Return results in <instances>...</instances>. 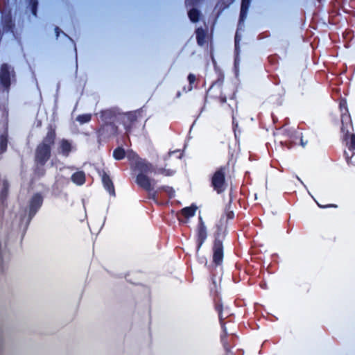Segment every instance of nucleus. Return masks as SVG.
I'll list each match as a JSON object with an SVG mask.
<instances>
[{"instance_id": "21", "label": "nucleus", "mask_w": 355, "mask_h": 355, "mask_svg": "<svg viewBox=\"0 0 355 355\" xmlns=\"http://www.w3.org/2000/svg\"><path fill=\"white\" fill-rule=\"evenodd\" d=\"M127 156L130 159H136V162L140 159L137 157V155L132 151H129L127 153Z\"/></svg>"}, {"instance_id": "25", "label": "nucleus", "mask_w": 355, "mask_h": 355, "mask_svg": "<svg viewBox=\"0 0 355 355\" xmlns=\"http://www.w3.org/2000/svg\"><path fill=\"white\" fill-rule=\"evenodd\" d=\"M233 215H234V214H233V212H232V211H230V212H229V213L227 214V216H228V218H232Z\"/></svg>"}, {"instance_id": "1", "label": "nucleus", "mask_w": 355, "mask_h": 355, "mask_svg": "<svg viewBox=\"0 0 355 355\" xmlns=\"http://www.w3.org/2000/svg\"><path fill=\"white\" fill-rule=\"evenodd\" d=\"M212 184L214 189L218 192H221L226 188L225 182V173L223 168L218 170L214 175L212 178Z\"/></svg>"}, {"instance_id": "15", "label": "nucleus", "mask_w": 355, "mask_h": 355, "mask_svg": "<svg viewBox=\"0 0 355 355\" xmlns=\"http://www.w3.org/2000/svg\"><path fill=\"white\" fill-rule=\"evenodd\" d=\"M196 38L199 45H202L205 42V33L203 29L198 28L196 31Z\"/></svg>"}, {"instance_id": "16", "label": "nucleus", "mask_w": 355, "mask_h": 355, "mask_svg": "<svg viewBox=\"0 0 355 355\" xmlns=\"http://www.w3.org/2000/svg\"><path fill=\"white\" fill-rule=\"evenodd\" d=\"M125 155V152L121 147H119L114 150L113 157H114V159H116L117 160H120V159H123Z\"/></svg>"}, {"instance_id": "9", "label": "nucleus", "mask_w": 355, "mask_h": 355, "mask_svg": "<svg viewBox=\"0 0 355 355\" xmlns=\"http://www.w3.org/2000/svg\"><path fill=\"white\" fill-rule=\"evenodd\" d=\"M200 227L198 230V239H199V245L198 248L201 246L204 241L205 240L207 237V232H206V227L205 226L201 218H200Z\"/></svg>"}, {"instance_id": "6", "label": "nucleus", "mask_w": 355, "mask_h": 355, "mask_svg": "<svg viewBox=\"0 0 355 355\" xmlns=\"http://www.w3.org/2000/svg\"><path fill=\"white\" fill-rule=\"evenodd\" d=\"M42 197L40 194H35L33 196L30 201L29 205V215L33 216L40 207L42 203Z\"/></svg>"}, {"instance_id": "10", "label": "nucleus", "mask_w": 355, "mask_h": 355, "mask_svg": "<svg viewBox=\"0 0 355 355\" xmlns=\"http://www.w3.org/2000/svg\"><path fill=\"white\" fill-rule=\"evenodd\" d=\"M102 181L105 189L109 191L110 194H114V189L113 187V184L112 180L110 179L109 176L106 174H103L102 178Z\"/></svg>"}, {"instance_id": "2", "label": "nucleus", "mask_w": 355, "mask_h": 355, "mask_svg": "<svg viewBox=\"0 0 355 355\" xmlns=\"http://www.w3.org/2000/svg\"><path fill=\"white\" fill-rule=\"evenodd\" d=\"M197 209L198 207L194 205L183 208L180 213L177 214L178 219L181 222L186 223L190 217L194 216Z\"/></svg>"}, {"instance_id": "4", "label": "nucleus", "mask_w": 355, "mask_h": 355, "mask_svg": "<svg viewBox=\"0 0 355 355\" xmlns=\"http://www.w3.org/2000/svg\"><path fill=\"white\" fill-rule=\"evenodd\" d=\"M50 148L47 146L40 145L36 153L37 160L43 164L49 158Z\"/></svg>"}, {"instance_id": "19", "label": "nucleus", "mask_w": 355, "mask_h": 355, "mask_svg": "<svg viewBox=\"0 0 355 355\" xmlns=\"http://www.w3.org/2000/svg\"><path fill=\"white\" fill-rule=\"evenodd\" d=\"M164 191L170 198H173L175 195V190L170 187H164L161 189Z\"/></svg>"}, {"instance_id": "7", "label": "nucleus", "mask_w": 355, "mask_h": 355, "mask_svg": "<svg viewBox=\"0 0 355 355\" xmlns=\"http://www.w3.org/2000/svg\"><path fill=\"white\" fill-rule=\"evenodd\" d=\"M10 70L9 67L4 64L0 69V80L1 84L8 87L10 83Z\"/></svg>"}, {"instance_id": "8", "label": "nucleus", "mask_w": 355, "mask_h": 355, "mask_svg": "<svg viewBox=\"0 0 355 355\" xmlns=\"http://www.w3.org/2000/svg\"><path fill=\"white\" fill-rule=\"evenodd\" d=\"M137 182L139 186L146 190H150L151 189V180L144 173H138L137 176Z\"/></svg>"}, {"instance_id": "14", "label": "nucleus", "mask_w": 355, "mask_h": 355, "mask_svg": "<svg viewBox=\"0 0 355 355\" xmlns=\"http://www.w3.org/2000/svg\"><path fill=\"white\" fill-rule=\"evenodd\" d=\"M250 0H242L241 8V21H243L246 15V12L250 4Z\"/></svg>"}, {"instance_id": "13", "label": "nucleus", "mask_w": 355, "mask_h": 355, "mask_svg": "<svg viewBox=\"0 0 355 355\" xmlns=\"http://www.w3.org/2000/svg\"><path fill=\"white\" fill-rule=\"evenodd\" d=\"M72 180L77 184H82L85 182V175L83 172H78L73 175Z\"/></svg>"}, {"instance_id": "23", "label": "nucleus", "mask_w": 355, "mask_h": 355, "mask_svg": "<svg viewBox=\"0 0 355 355\" xmlns=\"http://www.w3.org/2000/svg\"><path fill=\"white\" fill-rule=\"evenodd\" d=\"M239 40H240V38L239 37L238 33H236V36H235V48H236V51L237 53H238Z\"/></svg>"}, {"instance_id": "20", "label": "nucleus", "mask_w": 355, "mask_h": 355, "mask_svg": "<svg viewBox=\"0 0 355 355\" xmlns=\"http://www.w3.org/2000/svg\"><path fill=\"white\" fill-rule=\"evenodd\" d=\"M91 119L90 114H83L81 116H79L77 118V120L80 121L81 123L88 122Z\"/></svg>"}, {"instance_id": "17", "label": "nucleus", "mask_w": 355, "mask_h": 355, "mask_svg": "<svg viewBox=\"0 0 355 355\" xmlns=\"http://www.w3.org/2000/svg\"><path fill=\"white\" fill-rule=\"evenodd\" d=\"M199 12L197 10L193 9L189 11V17L190 19L195 22L198 19Z\"/></svg>"}, {"instance_id": "26", "label": "nucleus", "mask_w": 355, "mask_h": 355, "mask_svg": "<svg viewBox=\"0 0 355 355\" xmlns=\"http://www.w3.org/2000/svg\"><path fill=\"white\" fill-rule=\"evenodd\" d=\"M55 31H56V33H57V36H58V33H59V28H55Z\"/></svg>"}, {"instance_id": "22", "label": "nucleus", "mask_w": 355, "mask_h": 355, "mask_svg": "<svg viewBox=\"0 0 355 355\" xmlns=\"http://www.w3.org/2000/svg\"><path fill=\"white\" fill-rule=\"evenodd\" d=\"M350 147L355 148V135H350Z\"/></svg>"}, {"instance_id": "18", "label": "nucleus", "mask_w": 355, "mask_h": 355, "mask_svg": "<svg viewBox=\"0 0 355 355\" xmlns=\"http://www.w3.org/2000/svg\"><path fill=\"white\" fill-rule=\"evenodd\" d=\"M7 147V139L4 136H1L0 138V150L3 153L6 150Z\"/></svg>"}, {"instance_id": "3", "label": "nucleus", "mask_w": 355, "mask_h": 355, "mask_svg": "<svg viewBox=\"0 0 355 355\" xmlns=\"http://www.w3.org/2000/svg\"><path fill=\"white\" fill-rule=\"evenodd\" d=\"M135 167L140 173L145 175L151 173L155 171V168L146 160L139 159L135 163Z\"/></svg>"}, {"instance_id": "12", "label": "nucleus", "mask_w": 355, "mask_h": 355, "mask_svg": "<svg viewBox=\"0 0 355 355\" xmlns=\"http://www.w3.org/2000/svg\"><path fill=\"white\" fill-rule=\"evenodd\" d=\"M61 153L67 156L71 150V144L67 140H62L60 142Z\"/></svg>"}, {"instance_id": "27", "label": "nucleus", "mask_w": 355, "mask_h": 355, "mask_svg": "<svg viewBox=\"0 0 355 355\" xmlns=\"http://www.w3.org/2000/svg\"><path fill=\"white\" fill-rule=\"evenodd\" d=\"M235 63L236 64L237 63V58H236L235 60Z\"/></svg>"}, {"instance_id": "11", "label": "nucleus", "mask_w": 355, "mask_h": 355, "mask_svg": "<svg viewBox=\"0 0 355 355\" xmlns=\"http://www.w3.org/2000/svg\"><path fill=\"white\" fill-rule=\"evenodd\" d=\"M55 132L53 130H50L48 133L45 139H44L43 143L41 144L42 146H47L50 148L51 145H52L54 142L55 139Z\"/></svg>"}, {"instance_id": "24", "label": "nucleus", "mask_w": 355, "mask_h": 355, "mask_svg": "<svg viewBox=\"0 0 355 355\" xmlns=\"http://www.w3.org/2000/svg\"><path fill=\"white\" fill-rule=\"evenodd\" d=\"M188 79H189V81L190 82V83H192L193 82L195 81L196 80V77L193 74H190L188 77Z\"/></svg>"}, {"instance_id": "5", "label": "nucleus", "mask_w": 355, "mask_h": 355, "mask_svg": "<svg viewBox=\"0 0 355 355\" xmlns=\"http://www.w3.org/2000/svg\"><path fill=\"white\" fill-rule=\"evenodd\" d=\"M223 257V252L222 243L218 240H216L214 245L213 261L216 265H219L222 262Z\"/></svg>"}]
</instances>
